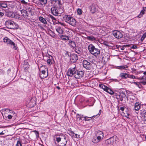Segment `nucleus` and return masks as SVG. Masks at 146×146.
<instances>
[{"instance_id":"nucleus-8","label":"nucleus","mask_w":146,"mask_h":146,"mask_svg":"<svg viewBox=\"0 0 146 146\" xmlns=\"http://www.w3.org/2000/svg\"><path fill=\"white\" fill-rule=\"evenodd\" d=\"M83 67L87 70H90L91 68V63L86 60H84L83 61Z\"/></svg>"},{"instance_id":"nucleus-26","label":"nucleus","mask_w":146,"mask_h":146,"mask_svg":"<svg viewBox=\"0 0 146 146\" xmlns=\"http://www.w3.org/2000/svg\"><path fill=\"white\" fill-rule=\"evenodd\" d=\"M38 1L42 5H45L47 2V0H38Z\"/></svg>"},{"instance_id":"nucleus-21","label":"nucleus","mask_w":146,"mask_h":146,"mask_svg":"<svg viewBox=\"0 0 146 146\" xmlns=\"http://www.w3.org/2000/svg\"><path fill=\"white\" fill-rule=\"evenodd\" d=\"M75 50L76 53L80 54H81L82 53V51L81 49L77 47L75 48Z\"/></svg>"},{"instance_id":"nucleus-1","label":"nucleus","mask_w":146,"mask_h":146,"mask_svg":"<svg viewBox=\"0 0 146 146\" xmlns=\"http://www.w3.org/2000/svg\"><path fill=\"white\" fill-rule=\"evenodd\" d=\"M84 74L83 72L77 70L76 66L71 69L69 68L67 72L68 76L72 77L73 75L75 78L78 79H80L82 78Z\"/></svg>"},{"instance_id":"nucleus-50","label":"nucleus","mask_w":146,"mask_h":146,"mask_svg":"<svg viewBox=\"0 0 146 146\" xmlns=\"http://www.w3.org/2000/svg\"><path fill=\"white\" fill-rule=\"evenodd\" d=\"M21 2L22 3L26 4L27 3L24 0H22L21 1Z\"/></svg>"},{"instance_id":"nucleus-64","label":"nucleus","mask_w":146,"mask_h":146,"mask_svg":"<svg viewBox=\"0 0 146 146\" xmlns=\"http://www.w3.org/2000/svg\"><path fill=\"white\" fill-rule=\"evenodd\" d=\"M120 110L122 111H123L124 110V108L121 107L120 108Z\"/></svg>"},{"instance_id":"nucleus-43","label":"nucleus","mask_w":146,"mask_h":146,"mask_svg":"<svg viewBox=\"0 0 146 146\" xmlns=\"http://www.w3.org/2000/svg\"><path fill=\"white\" fill-rule=\"evenodd\" d=\"M16 146H22L21 141H18L16 145Z\"/></svg>"},{"instance_id":"nucleus-44","label":"nucleus","mask_w":146,"mask_h":146,"mask_svg":"<svg viewBox=\"0 0 146 146\" xmlns=\"http://www.w3.org/2000/svg\"><path fill=\"white\" fill-rule=\"evenodd\" d=\"M113 95H114V97L116 98L117 99H118L119 98H119L118 97V95L117 93L114 92V94H113Z\"/></svg>"},{"instance_id":"nucleus-60","label":"nucleus","mask_w":146,"mask_h":146,"mask_svg":"<svg viewBox=\"0 0 146 146\" xmlns=\"http://www.w3.org/2000/svg\"><path fill=\"white\" fill-rule=\"evenodd\" d=\"M133 83L134 84H135L136 85H137V86L138 85V84H139V82H133Z\"/></svg>"},{"instance_id":"nucleus-63","label":"nucleus","mask_w":146,"mask_h":146,"mask_svg":"<svg viewBox=\"0 0 146 146\" xmlns=\"http://www.w3.org/2000/svg\"><path fill=\"white\" fill-rule=\"evenodd\" d=\"M137 79H139L140 80H143V79H142V77H140L139 78H136Z\"/></svg>"},{"instance_id":"nucleus-9","label":"nucleus","mask_w":146,"mask_h":146,"mask_svg":"<svg viewBox=\"0 0 146 146\" xmlns=\"http://www.w3.org/2000/svg\"><path fill=\"white\" fill-rule=\"evenodd\" d=\"M51 13L53 15L55 16H58L59 13L58 10L56 7H53L51 9Z\"/></svg>"},{"instance_id":"nucleus-27","label":"nucleus","mask_w":146,"mask_h":146,"mask_svg":"<svg viewBox=\"0 0 146 146\" xmlns=\"http://www.w3.org/2000/svg\"><path fill=\"white\" fill-rule=\"evenodd\" d=\"M26 10L27 13L29 12V13L31 15L33 11V10L30 7H28L26 9Z\"/></svg>"},{"instance_id":"nucleus-52","label":"nucleus","mask_w":146,"mask_h":146,"mask_svg":"<svg viewBox=\"0 0 146 146\" xmlns=\"http://www.w3.org/2000/svg\"><path fill=\"white\" fill-rule=\"evenodd\" d=\"M142 79H143V80H146V76L144 75L142 76Z\"/></svg>"},{"instance_id":"nucleus-58","label":"nucleus","mask_w":146,"mask_h":146,"mask_svg":"<svg viewBox=\"0 0 146 146\" xmlns=\"http://www.w3.org/2000/svg\"><path fill=\"white\" fill-rule=\"evenodd\" d=\"M142 37V38H145L146 37V33L144 34Z\"/></svg>"},{"instance_id":"nucleus-5","label":"nucleus","mask_w":146,"mask_h":146,"mask_svg":"<svg viewBox=\"0 0 146 146\" xmlns=\"http://www.w3.org/2000/svg\"><path fill=\"white\" fill-rule=\"evenodd\" d=\"M5 25L8 28L11 29H16L18 28V25L13 21L11 20L6 21L5 23Z\"/></svg>"},{"instance_id":"nucleus-15","label":"nucleus","mask_w":146,"mask_h":146,"mask_svg":"<svg viewBox=\"0 0 146 146\" xmlns=\"http://www.w3.org/2000/svg\"><path fill=\"white\" fill-rule=\"evenodd\" d=\"M46 71L45 70H42L41 71V74L40 75V77L41 78H46L48 75V74H45Z\"/></svg>"},{"instance_id":"nucleus-6","label":"nucleus","mask_w":146,"mask_h":146,"mask_svg":"<svg viewBox=\"0 0 146 146\" xmlns=\"http://www.w3.org/2000/svg\"><path fill=\"white\" fill-rule=\"evenodd\" d=\"M3 41L7 43V44L10 45L11 46H13V48L15 50H17V45L15 44L14 42L12 41L11 40L9 39L7 37H5L3 39Z\"/></svg>"},{"instance_id":"nucleus-56","label":"nucleus","mask_w":146,"mask_h":146,"mask_svg":"<svg viewBox=\"0 0 146 146\" xmlns=\"http://www.w3.org/2000/svg\"><path fill=\"white\" fill-rule=\"evenodd\" d=\"M140 83L144 85H146V82L144 81L141 82Z\"/></svg>"},{"instance_id":"nucleus-45","label":"nucleus","mask_w":146,"mask_h":146,"mask_svg":"<svg viewBox=\"0 0 146 146\" xmlns=\"http://www.w3.org/2000/svg\"><path fill=\"white\" fill-rule=\"evenodd\" d=\"M128 78H136L135 77V76L134 75H129L128 74Z\"/></svg>"},{"instance_id":"nucleus-20","label":"nucleus","mask_w":146,"mask_h":146,"mask_svg":"<svg viewBox=\"0 0 146 146\" xmlns=\"http://www.w3.org/2000/svg\"><path fill=\"white\" fill-rule=\"evenodd\" d=\"M60 39L64 40H69V37L66 35H61L60 36Z\"/></svg>"},{"instance_id":"nucleus-32","label":"nucleus","mask_w":146,"mask_h":146,"mask_svg":"<svg viewBox=\"0 0 146 146\" xmlns=\"http://www.w3.org/2000/svg\"><path fill=\"white\" fill-rule=\"evenodd\" d=\"M142 119L144 121H146V111H145L143 114Z\"/></svg>"},{"instance_id":"nucleus-14","label":"nucleus","mask_w":146,"mask_h":146,"mask_svg":"<svg viewBox=\"0 0 146 146\" xmlns=\"http://www.w3.org/2000/svg\"><path fill=\"white\" fill-rule=\"evenodd\" d=\"M71 59L74 60V62H75L78 59V57L77 54H72L70 56Z\"/></svg>"},{"instance_id":"nucleus-54","label":"nucleus","mask_w":146,"mask_h":146,"mask_svg":"<svg viewBox=\"0 0 146 146\" xmlns=\"http://www.w3.org/2000/svg\"><path fill=\"white\" fill-rule=\"evenodd\" d=\"M12 115H8L7 116L8 118L9 119H11L12 118Z\"/></svg>"},{"instance_id":"nucleus-31","label":"nucleus","mask_w":146,"mask_h":146,"mask_svg":"<svg viewBox=\"0 0 146 146\" xmlns=\"http://www.w3.org/2000/svg\"><path fill=\"white\" fill-rule=\"evenodd\" d=\"M50 2L52 5L54 6V7H56V2H57L56 0H50Z\"/></svg>"},{"instance_id":"nucleus-12","label":"nucleus","mask_w":146,"mask_h":146,"mask_svg":"<svg viewBox=\"0 0 146 146\" xmlns=\"http://www.w3.org/2000/svg\"><path fill=\"white\" fill-rule=\"evenodd\" d=\"M114 140L113 137H111L106 141V143L108 145H112L113 143Z\"/></svg>"},{"instance_id":"nucleus-55","label":"nucleus","mask_w":146,"mask_h":146,"mask_svg":"<svg viewBox=\"0 0 146 146\" xmlns=\"http://www.w3.org/2000/svg\"><path fill=\"white\" fill-rule=\"evenodd\" d=\"M140 82L139 83L138 85L137 86L139 88H140L142 87V86L140 84Z\"/></svg>"},{"instance_id":"nucleus-42","label":"nucleus","mask_w":146,"mask_h":146,"mask_svg":"<svg viewBox=\"0 0 146 146\" xmlns=\"http://www.w3.org/2000/svg\"><path fill=\"white\" fill-rule=\"evenodd\" d=\"M0 5L1 7L3 8H6L7 5L5 3H1V4Z\"/></svg>"},{"instance_id":"nucleus-33","label":"nucleus","mask_w":146,"mask_h":146,"mask_svg":"<svg viewBox=\"0 0 146 146\" xmlns=\"http://www.w3.org/2000/svg\"><path fill=\"white\" fill-rule=\"evenodd\" d=\"M108 93H109L111 95H113V94H114V92L111 89H110L109 88H108V90H107V92Z\"/></svg>"},{"instance_id":"nucleus-30","label":"nucleus","mask_w":146,"mask_h":146,"mask_svg":"<svg viewBox=\"0 0 146 146\" xmlns=\"http://www.w3.org/2000/svg\"><path fill=\"white\" fill-rule=\"evenodd\" d=\"M145 11V9H143V10L141 11L140 14L137 16V17L140 18L142 17L143 15L144 14Z\"/></svg>"},{"instance_id":"nucleus-7","label":"nucleus","mask_w":146,"mask_h":146,"mask_svg":"<svg viewBox=\"0 0 146 146\" xmlns=\"http://www.w3.org/2000/svg\"><path fill=\"white\" fill-rule=\"evenodd\" d=\"M113 34L115 37L118 39L121 38L123 36L121 32L117 30L114 31L113 32Z\"/></svg>"},{"instance_id":"nucleus-59","label":"nucleus","mask_w":146,"mask_h":146,"mask_svg":"<svg viewBox=\"0 0 146 146\" xmlns=\"http://www.w3.org/2000/svg\"><path fill=\"white\" fill-rule=\"evenodd\" d=\"M77 117L78 118H79V120H82L81 117H80V116L78 114L77 115Z\"/></svg>"},{"instance_id":"nucleus-49","label":"nucleus","mask_w":146,"mask_h":146,"mask_svg":"<svg viewBox=\"0 0 146 146\" xmlns=\"http://www.w3.org/2000/svg\"><path fill=\"white\" fill-rule=\"evenodd\" d=\"M95 137L97 139H98L99 141H100V140H101V139H102V138H100V137H98V136H96Z\"/></svg>"},{"instance_id":"nucleus-4","label":"nucleus","mask_w":146,"mask_h":146,"mask_svg":"<svg viewBox=\"0 0 146 146\" xmlns=\"http://www.w3.org/2000/svg\"><path fill=\"white\" fill-rule=\"evenodd\" d=\"M63 19L65 22L73 26L74 27L76 25V20L74 18L72 17L70 15H65L63 17Z\"/></svg>"},{"instance_id":"nucleus-51","label":"nucleus","mask_w":146,"mask_h":146,"mask_svg":"<svg viewBox=\"0 0 146 146\" xmlns=\"http://www.w3.org/2000/svg\"><path fill=\"white\" fill-rule=\"evenodd\" d=\"M50 17L53 20H56V19L55 18L53 17L51 15H50Z\"/></svg>"},{"instance_id":"nucleus-2","label":"nucleus","mask_w":146,"mask_h":146,"mask_svg":"<svg viewBox=\"0 0 146 146\" xmlns=\"http://www.w3.org/2000/svg\"><path fill=\"white\" fill-rule=\"evenodd\" d=\"M66 136L64 135H60L56 137L57 143H59V146H65L67 143V141L66 139Z\"/></svg>"},{"instance_id":"nucleus-53","label":"nucleus","mask_w":146,"mask_h":146,"mask_svg":"<svg viewBox=\"0 0 146 146\" xmlns=\"http://www.w3.org/2000/svg\"><path fill=\"white\" fill-rule=\"evenodd\" d=\"M4 71L2 69H0V74H3L4 73Z\"/></svg>"},{"instance_id":"nucleus-61","label":"nucleus","mask_w":146,"mask_h":146,"mask_svg":"<svg viewBox=\"0 0 146 146\" xmlns=\"http://www.w3.org/2000/svg\"><path fill=\"white\" fill-rule=\"evenodd\" d=\"M124 46L125 47H129V46H130V45H129V44H126V45H124Z\"/></svg>"},{"instance_id":"nucleus-23","label":"nucleus","mask_w":146,"mask_h":146,"mask_svg":"<svg viewBox=\"0 0 146 146\" xmlns=\"http://www.w3.org/2000/svg\"><path fill=\"white\" fill-rule=\"evenodd\" d=\"M140 108V105L139 103L136 102L134 106V109L135 110L138 111L139 110Z\"/></svg>"},{"instance_id":"nucleus-38","label":"nucleus","mask_w":146,"mask_h":146,"mask_svg":"<svg viewBox=\"0 0 146 146\" xmlns=\"http://www.w3.org/2000/svg\"><path fill=\"white\" fill-rule=\"evenodd\" d=\"M82 10L80 9H78L77 11V13L79 15H81L82 14Z\"/></svg>"},{"instance_id":"nucleus-16","label":"nucleus","mask_w":146,"mask_h":146,"mask_svg":"<svg viewBox=\"0 0 146 146\" xmlns=\"http://www.w3.org/2000/svg\"><path fill=\"white\" fill-rule=\"evenodd\" d=\"M2 112L4 113L6 112L9 113H12L13 115H16V114L14 111L10 110L8 109H3L2 110Z\"/></svg>"},{"instance_id":"nucleus-40","label":"nucleus","mask_w":146,"mask_h":146,"mask_svg":"<svg viewBox=\"0 0 146 146\" xmlns=\"http://www.w3.org/2000/svg\"><path fill=\"white\" fill-rule=\"evenodd\" d=\"M103 44L108 46H110L109 43L106 41H104L103 42Z\"/></svg>"},{"instance_id":"nucleus-17","label":"nucleus","mask_w":146,"mask_h":146,"mask_svg":"<svg viewBox=\"0 0 146 146\" xmlns=\"http://www.w3.org/2000/svg\"><path fill=\"white\" fill-rule=\"evenodd\" d=\"M96 136L103 139L104 137L103 133L102 131H98L96 132Z\"/></svg>"},{"instance_id":"nucleus-37","label":"nucleus","mask_w":146,"mask_h":146,"mask_svg":"<svg viewBox=\"0 0 146 146\" xmlns=\"http://www.w3.org/2000/svg\"><path fill=\"white\" fill-rule=\"evenodd\" d=\"M33 132L35 133L36 137H38L39 136V133L38 131L36 130L33 131Z\"/></svg>"},{"instance_id":"nucleus-10","label":"nucleus","mask_w":146,"mask_h":146,"mask_svg":"<svg viewBox=\"0 0 146 146\" xmlns=\"http://www.w3.org/2000/svg\"><path fill=\"white\" fill-rule=\"evenodd\" d=\"M126 94L125 93L122 91H120L119 93L118 97V100L120 101H122L123 98L125 97Z\"/></svg>"},{"instance_id":"nucleus-46","label":"nucleus","mask_w":146,"mask_h":146,"mask_svg":"<svg viewBox=\"0 0 146 146\" xmlns=\"http://www.w3.org/2000/svg\"><path fill=\"white\" fill-rule=\"evenodd\" d=\"M8 16L9 17H13L14 16V15H13V13L11 12H10L8 14Z\"/></svg>"},{"instance_id":"nucleus-39","label":"nucleus","mask_w":146,"mask_h":146,"mask_svg":"<svg viewBox=\"0 0 146 146\" xmlns=\"http://www.w3.org/2000/svg\"><path fill=\"white\" fill-rule=\"evenodd\" d=\"M47 63L49 65H50L52 64L50 58L49 59H48L46 61Z\"/></svg>"},{"instance_id":"nucleus-13","label":"nucleus","mask_w":146,"mask_h":146,"mask_svg":"<svg viewBox=\"0 0 146 146\" xmlns=\"http://www.w3.org/2000/svg\"><path fill=\"white\" fill-rule=\"evenodd\" d=\"M21 15L25 18H27L29 17V13L26 10L22 9L21 11Z\"/></svg>"},{"instance_id":"nucleus-62","label":"nucleus","mask_w":146,"mask_h":146,"mask_svg":"<svg viewBox=\"0 0 146 146\" xmlns=\"http://www.w3.org/2000/svg\"><path fill=\"white\" fill-rule=\"evenodd\" d=\"M3 15V13L1 12H0V17H2Z\"/></svg>"},{"instance_id":"nucleus-19","label":"nucleus","mask_w":146,"mask_h":146,"mask_svg":"<svg viewBox=\"0 0 146 146\" xmlns=\"http://www.w3.org/2000/svg\"><path fill=\"white\" fill-rule=\"evenodd\" d=\"M119 76L123 79H126L128 77V74L126 73H121L120 74Z\"/></svg>"},{"instance_id":"nucleus-11","label":"nucleus","mask_w":146,"mask_h":146,"mask_svg":"<svg viewBox=\"0 0 146 146\" xmlns=\"http://www.w3.org/2000/svg\"><path fill=\"white\" fill-rule=\"evenodd\" d=\"M90 11L92 13H94L97 10V6L94 4H92L91 6Z\"/></svg>"},{"instance_id":"nucleus-29","label":"nucleus","mask_w":146,"mask_h":146,"mask_svg":"<svg viewBox=\"0 0 146 146\" xmlns=\"http://www.w3.org/2000/svg\"><path fill=\"white\" fill-rule=\"evenodd\" d=\"M68 42L70 44L71 47L73 48L75 47L76 44L75 42L71 40H69Z\"/></svg>"},{"instance_id":"nucleus-48","label":"nucleus","mask_w":146,"mask_h":146,"mask_svg":"<svg viewBox=\"0 0 146 146\" xmlns=\"http://www.w3.org/2000/svg\"><path fill=\"white\" fill-rule=\"evenodd\" d=\"M137 48V46L135 45H133L131 47V48L136 49Z\"/></svg>"},{"instance_id":"nucleus-47","label":"nucleus","mask_w":146,"mask_h":146,"mask_svg":"<svg viewBox=\"0 0 146 146\" xmlns=\"http://www.w3.org/2000/svg\"><path fill=\"white\" fill-rule=\"evenodd\" d=\"M74 136L73 137L74 138H80V135L76 134L74 133Z\"/></svg>"},{"instance_id":"nucleus-57","label":"nucleus","mask_w":146,"mask_h":146,"mask_svg":"<svg viewBox=\"0 0 146 146\" xmlns=\"http://www.w3.org/2000/svg\"><path fill=\"white\" fill-rule=\"evenodd\" d=\"M125 47L124 46V45L122 46H120V49L121 50H124L125 48Z\"/></svg>"},{"instance_id":"nucleus-34","label":"nucleus","mask_w":146,"mask_h":146,"mask_svg":"<svg viewBox=\"0 0 146 146\" xmlns=\"http://www.w3.org/2000/svg\"><path fill=\"white\" fill-rule=\"evenodd\" d=\"M68 134L72 137H73L74 136V133L72 131H69V132H68Z\"/></svg>"},{"instance_id":"nucleus-28","label":"nucleus","mask_w":146,"mask_h":146,"mask_svg":"<svg viewBox=\"0 0 146 146\" xmlns=\"http://www.w3.org/2000/svg\"><path fill=\"white\" fill-rule=\"evenodd\" d=\"M87 38L88 40L92 41L96 40V38L93 36H88L87 37Z\"/></svg>"},{"instance_id":"nucleus-36","label":"nucleus","mask_w":146,"mask_h":146,"mask_svg":"<svg viewBox=\"0 0 146 146\" xmlns=\"http://www.w3.org/2000/svg\"><path fill=\"white\" fill-rule=\"evenodd\" d=\"M56 1L57 2H56V6L57 7V6H58L60 7V6L61 5V3L60 1L59 0H56Z\"/></svg>"},{"instance_id":"nucleus-18","label":"nucleus","mask_w":146,"mask_h":146,"mask_svg":"<svg viewBox=\"0 0 146 146\" xmlns=\"http://www.w3.org/2000/svg\"><path fill=\"white\" fill-rule=\"evenodd\" d=\"M56 31L60 35H62L64 32V30L60 27H57L56 29Z\"/></svg>"},{"instance_id":"nucleus-25","label":"nucleus","mask_w":146,"mask_h":146,"mask_svg":"<svg viewBox=\"0 0 146 146\" xmlns=\"http://www.w3.org/2000/svg\"><path fill=\"white\" fill-rule=\"evenodd\" d=\"M99 86L101 88H102L104 91L107 92V90H108V87H107V86H105V85L103 84H100L99 85Z\"/></svg>"},{"instance_id":"nucleus-24","label":"nucleus","mask_w":146,"mask_h":146,"mask_svg":"<svg viewBox=\"0 0 146 146\" xmlns=\"http://www.w3.org/2000/svg\"><path fill=\"white\" fill-rule=\"evenodd\" d=\"M39 21L44 24H46L47 23V21L45 19L42 17H39Z\"/></svg>"},{"instance_id":"nucleus-35","label":"nucleus","mask_w":146,"mask_h":146,"mask_svg":"<svg viewBox=\"0 0 146 146\" xmlns=\"http://www.w3.org/2000/svg\"><path fill=\"white\" fill-rule=\"evenodd\" d=\"M92 142L94 143H97L99 142V141L95 137L92 139Z\"/></svg>"},{"instance_id":"nucleus-22","label":"nucleus","mask_w":146,"mask_h":146,"mask_svg":"<svg viewBox=\"0 0 146 146\" xmlns=\"http://www.w3.org/2000/svg\"><path fill=\"white\" fill-rule=\"evenodd\" d=\"M98 114L96 115H94L93 116L90 117H88L86 116L84 117L83 120H84L85 121H89L90 119H92L94 118L96 116H97Z\"/></svg>"},{"instance_id":"nucleus-3","label":"nucleus","mask_w":146,"mask_h":146,"mask_svg":"<svg viewBox=\"0 0 146 146\" xmlns=\"http://www.w3.org/2000/svg\"><path fill=\"white\" fill-rule=\"evenodd\" d=\"M88 49L90 53L95 56H98L100 54V49L95 48V46L92 44H90L88 46Z\"/></svg>"},{"instance_id":"nucleus-41","label":"nucleus","mask_w":146,"mask_h":146,"mask_svg":"<svg viewBox=\"0 0 146 146\" xmlns=\"http://www.w3.org/2000/svg\"><path fill=\"white\" fill-rule=\"evenodd\" d=\"M127 66H120L119 67V69H125L126 68H127Z\"/></svg>"}]
</instances>
